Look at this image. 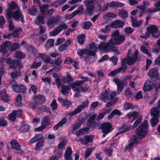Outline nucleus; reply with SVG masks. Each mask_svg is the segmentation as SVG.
<instances>
[{"label": "nucleus", "mask_w": 160, "mask_h": 160, "mask_svg": "<svg viewBox=\"0 0 160 160\" xmlns=\"http://www.w3.org/2000/svg\"><path fill=\"white\" fill-rule=\"evenodd\" d=\"M117 93L116 92H113L111 94L109 93L108 91L106 90H104L101 93L102 98L105 102H107V101L110 100L111 101L106 105V107L107 108H108L112 105L118 100L117 98H114V97L116 96Z\"/></svg>", "instance_id": "f257e3e1"}, {"label": "nucleus", "mask_w": 160, "mask_h": 160, "mask_svg": "<svg viewBox=\"0 0 160 160\" xmlns=\"http://www.w3.org/2000/svg\"><path fill=\"white\" fill-rule=\"evenodd\" d=\"M136 134L138 137L139 140L145 138L148 134L149 125L147 121L145 120L136 129Z\"/></svg>", "instance_id": "f03ea898"}, {"label": "nucleus", "mask_w": 160, "mask_h": 160, "mask_svg": "<svg viewBox=\"0 0 160 160\" xmlns=\"http://www.w3.org/2000/svg\"><path fill=\"white\" fill-rule=\"evenodd\" d=\"M7 18H13L16 20L20 19L22 23H24V16L22 12L20 9H18L15 11L12 12L11 10L8 11L7 13Z\"/></svg>", "instance_id": "7ed1b4c3"}, {"label": "nucleus", "mask_w": 160, "mask_h": 160, "mask_svg": "<svg viewBox=\"0 0 160 160\" xmlns=\"http://www.w3.org/2000/svg\"><path fill=\"white\" fill-rule=\"evenodd\" d=\"M98 129L102 130L103 133L102 136L105 137L106 135L111 132L112 130V125L110 122H103L99 125Z\"/></svg>", "instance_id": "20e7f679"}, {"label": "nucleus", "mask_w": 160, "mask_h": 160, "mask_svg": "<svg viewBox=\"0 0 160 160\" xmlns=\"http://www.w3.org/2000/svg\"><path fill=\"white\" fill-rule=\"evenodd\" d=\"M147 30L154 38H158L160 36V32L156 25H150L147 27Z\"/></svg>", "instance_id": "39448f33"}, {"label": "nucleus", "mask_w": 160, "mask_h": 160, "mask_svg": "<svg viewBox=\"0 0 160 160\" xmlns=\"http://www.w3.org/2000/svg\"><path fill=\"white\" fill-rule=\"evenodd\" d=\"M89 102L88 100L82 102L80 105L78 106L74 111L68 112V115L72 117L80 113L82 110L85 108L88 105Z\"/></svg>", "instance_id": "423d86ee"}, {"label": "nucleus", "mask_w": 160, "mask_h": 160, "mask_svg": "<svg viewBox=\"0 0 160 160\" xmlns=\"http://www.w3.org/2000/svg\"><path fill=\"white\" fill-rule=\"evenodd\" d=\"M97 0H86L83 2L86 7V9L89 15H92L95 9V6L94 3Z\"/></svg>", "instance_id": "0eeeda50"}, {"label": "nucleus", "mask_w": 160, "mask_h": 160, "mask_svg": "<svg viewBox=\"0 0 160 160\" xmlns=\"http://www.w3.org/2000/svg\"><path fill=\"white\" fill-rule=\"evenodd\" d=\"M97 116L96 114L94 113L87 120V126L90 129H93L99 126V124L95 121Z\"/></svg>", "instance_id": "6e6552de"}, {"label": "nucleus", "mask_w": 160, "mask_h": 160, "mask_svg": "<svg viewBox=\"0 0 160 160\" xmlns=\"http://www.w3.org/2000/svg\"><path fill=\"white\" fill-rule=\"evenodd\" d=\"M113 44L112 42H110V39L108 43L102 42L100 43L98 45L99 50L103 51L105 52H108L110 51L111 48V44Z\"/></svg>", "instance_id": "1a4fd4ad"}, {"label": "nucleus", "mask_w": 160, "mask_h": 160, "mask_svg": "<svg viewBox=\"0 0 160 160\" xmlns=\"http://www.w3.org/2000/svg\"><path fill=\"white\" fill-rule=\"evenodd\" d=\"M126 38L122 34H120L117 37H112L110 39V42H112L113 44L118 45L123 43L125 41Z\"/></svg>", "instance_id": "9d476101"}, {"label": "nucleus", "mask_w": 160, "mask_h": 160, "mask_svg": "<svg viewBox=\"0 0 160 160\" xmlns=\"http://www.w3.org/2000/svg\"><path fill=\"white\" fill-rule=\"evenodd\" d=\"M6 63L10 65V68L13 69H15L19 65V62L16 59H12L11 57H9L6 59Z\"/></svg>", "instance_id": "9b49d317"}, {"label": "nucleus", "mask_w": 160, "mask_h": 160, "mask_svg": "<svg viewBox=\"0 0 160 160\" xmlns=\"http://www.w3.org/2000/svg\"><path fill=\"white\" fill-rule=\"evenodd\" d=\"M12 88L13 91L16 92L24 93L27 90V88L24 85L15 83L12 85Z\"/></svg>", "instance_id": "f8f14e48"}, {"label": "nucleus", "mask_w": 160, "mask_h": 160, "mask_svg": "<svg viewBox=\"0 0 160 160\" xmlns=\"http://www.w3.org/2000/svg\"><path fill=\"white\" fill-rule=\"evenodd\" d=\"M156 86V83L149 81H146L143 88V91L146 92L151 91Z\"/></svg>", "instance_id": "ddd939ff"}, {"label": "nucleus", "mask_w": 160, "mask_h": 160, "mask_svg": "<svg viewBox=\"0 0 160 160\" xmlns=\"http://www.w3.org/2000/svg\"><path fill=\"white\" fill-rule=\"evenodd\" d=\"M148 75L150 78H155L157 80L160 79L158 71L157 69L155 68L150 69Z\"/></svg>", "instance_id": "4468645a"}, {"label": "nucleus", "mask_w": 160, "mask_h": 160, "mask_svg": "<svg viewBox=\"0 0 160 160\" xmlns=\"http://www.w3.org/2000/svg\"><path fill=\"white\" fill-rule=\"evenodd\" d=\"M131 125L129 124H126L124 123L122 126L121 127L120 129V131L116 133L114 135L113 138H114L115 137H117L120 134L124 133L127 131H128L131 129Z\"/></svg>", "instance_id": "2eb2a0df"}, {"label": "nucleus", "mask_w": 160, "mask_h": 160, "mask_svg": "<svg viewBox=\"0 0 160 160\" xmlns=\"http://www.w3.org/2000/svg\"><path fill=\"white\" fill-rule=\"evenodd\" d=\"M31 126L25 122L24 121L21 122V125L19 129L21 132L26 133L29 132L31 128Z\"/></svg>", "instance_id": "dca6fc26"}, {"label": "nucleus", "mask_w": 160, "mask_h": 160, "mask_svg": "<svg viewBox=\"0 0 160 160\" xmlns=\"http://www.w3.org/2000/svg\"><path fill=\"white\" fill-rule=\"evenodd\" d=\"M125 25L124 22L120 20H115L111 23L110 26L112 28L123 27Z\"/></svg>", "instance_id": "f3484780"}, {"label": "nucleus", "mask_w": 160, "mask_h": 160, "mask_svg": "<svg viewBox=\"0 0 160 160\" xmlns=\"http://www.w3.org/2000/svg\"><path fill=\"white\" fill-rule=\"evenodd\" d=\"M114 82L116 84L117 86V91L118 93L119 94L122 90L124 83L122 81L118 78H115L114 79Z\"/></svg>", "instance_id": "a211bd4d"}, {"label": "nucleus", "mask_w": 160, "mask_h": 160, "mask_svg": "<svg viewBox=\"0 0 160 160\" xmlns=\"http://www.w3.org/2000/svg\"><path fill=\"white\" fill-rule=\"evenodd\" d=\"M58 101L61 103L62 107L65 106L66 107H68L72 104L71 102L67 98L63 99L61 97H59L58 98Z\"/></svg>", "instance_id": "6ab92c4d"}, {"label": "nucleus", "mask_w": 160, "mask_h": 160, "mask_svg": "<svg viewBox=\"0 0 160 160\" xmlns=\"http://www.w3.org/2000/svg\"><path fill=\"white\" fill-rule=\"evenodd\" d=\"M132 21V25L133 28H138L142 24V21H138L137 17H130Z\"/></svg>", "instance_id": "aec40b11"}, {"label": "nucleus", "mask_w": 160, "mask_h": 160, "mask_svg": "<svg viewBox=\"0 0 160 160\" xmlns=\"http://www.w3.org/2000/svg\"><path fill=\"white\" fill-rule=\"evenodd\" d=\"M10 144L12 148L17 150H19L21 149L20 144L15 139H12L10 142Z\"/></svg>", "instance_id": "412c9836"}, {"label": "nucleus", "mask_w": 160, "mask_h": 160, "mask_svg": "<svg viewBox=\"0 0 160 160\" xmlns=\"http://www.w3.org/2000/svg\"><path fill=\"white\" fill-rule=\"evenodd\" d=\"M96 52V51L94 50H92L89 49V50H88V51L87 52V54L90 56H93L92 60V58H91L89 59V61L91 62H94L97 58V56H95L96 55L95 52Z\"/></svg>", "instance_id": "4be33fe9"}, {"label": "nucleus", "mask_w": 160, "mask_h": 160, "mask_svg": "<svg viewBox=\"0 0 160 160\" xmlns=\"http://www.w3.org/2000/svg\"><path fill=\"white\" fill-rule=\"evenodd\" d=\"M45 23L44 17L42 15H38L35 21V23L38 26L44 24Z\"/></svg>", "instance_id": "5701e85b"}, {"label": "nucleus", "mask_w": 160, "mask_h": 160, "mask_svg": "<svg viewBox=\"0 0 160 160\" xmlns=\"http://www.w3.org/2000/svg\"><path fill=\"white\" fill-rule=\"evenodd\" d=\"M39 57L41 58L42 60L44 62L50 64H52L50 61L51 58L48 55L45 56L44 53H39L38 54Z\"/></svg>", "instance_id": "b1692460"}, {"label": "nucleus", "mask_w": 160, "mask_h": 160, "mask_svg": "<svg viewBox=\"0 0 160 160\" xmlns=\"http://www.w3.org/2000/svg\"><path fill=\"white\" fill-rule=\"evenodd\" d=\"M109 4V7L115 8H116L122 7L124 5V4L121 2L112 1L108 3Z\"/></svg>", "instance_id": "393cba45"}, {"label": "nucleus", "mask_w": 160, "mask_h": 160, "mask_svg": "<svg viewBox=\"0 0 160 160\" xmlns=\"http://www.w3.org/2000/svg\"><path fill=\"white\" fill-rule=\"evenodd\" d=\"M43 136L42 134H37L29 141V142L31 143H33L37 141L42 140Z\"/></svg>", "instance_id": "a878e982"}, {"label": "nucleus", "mask_w": 160, "mask_h": 160, "mask_svg": "<svg viewBox=\"0 0 160 160\" xmlns=\"http://www.w3.org/2000/svg\"><path fill=\"white\" fill-rule=\"evenodd\" d=\"M81 82L79 80H76L71 84L72 89L74 91H78L79 89V87H80L81 84Z\"/></svg>", "instance_id": "bb28decb"}, {"label": "nucleus", "mask_w": 160, "mask_h": 160, "mask_svg": "<svg viewBox=\"0 0 160 160\" xmlns=\"http://www.w3.org/2000/svg\"><path fill=\"white\" fill-rule=\"evenodd\" d=\"M18 111L16 110H13L8 115L9 119L11 121L14 122L16 120V117L18 115Z\"/></svg>", "instance_id": "cd10ccee"}, {"label": "nucleus", "mask_w": 160, "mask_h": 160, "mask_svg": "<svg viewBox=\"0 0 160 160\" xmlns=\"http://www.w3.org/2000/svg\"><path fill=\"white\" fill-rule=\"evenodd\" d=\"M151 115L153 116V117L159 118L160 110L158 108L155 107L152 108L151 110Z\"/></svg>", "instance_id": "c85d7f7f"}, {"label": "nucleus", "mask_w": 160, "mask_h": 160, "mask_svg": "<svg viewBox=\"0 0 160 160\" xmlns=\"http://www.w3.org/2000/svg\"><path fill=\"white\" fill-rule=\"evenodd\" d=\"M36 101L38 103V104L40 103H44L46 102V98L44 96L40 94L37 95L36 96Z\"/></svg>", "instance_id": "c756f323"}, {"label": "nucleus", "mask_w": 160, "mask_h": 160, "mask_svg": "<svg viewBox=\"0 0 160 160\" xmlns=\"http://www.w3.org/2000/svg\"><path fill=\"white\" fill-rule=\"evenodd\" d=\"M0 97L4 102H7L9 101L8 95L6 93V90L5 89L1 92Z\"/></svg>", "instance_id": "7c9ffc66"}, {"label": "nucleus", "mask_w": 160, "mask_h": 160, "mask_svg": "<svg viewBox=\"0 0 160 160\" xmlns=\"http://www.w3.org/2000/svg\"><path fill=\"white\" fill-rule=\"evenodd\" d=\"M127 63L128 64V60L127 58H123L121 62V66L120 68H122V71H123L124 72L128 69Z\"/></svg>", "instance_id": "2f4dec72"}, {"label": "nucleus", "mask_w": 160, "mask_h": 160, "mask_svg": "<svg viewBox=\"0 0 160 160\" xmlns=\"http://www.w3.org/2000/svg\"><path fill=\"white\" fill-rule=\"evenodd\" d=\"M73 81V78L71 76L70 74H67L65 77H63L62 81L65 84L68 83L72 82Z\"/></svg>", "instance_id": "473e14b6"}, {"label": "nucleus", "mask_w": 160, "mask_h": 160, "mask_svg": "<svg viewBox=\"0 0 160 160\" xmlns=\"http://www.w3.org/2000/svg\"><path fill=\"white\" fill-rule=\"evenodd\" d=\"M122 69L121 68H119L117 69L112 71L108 74V76H113L119 72L124 73L123 71H122Z\"/></svg>", "instance_id": "72a5a7b5"}, {"label": "nucleus", "mask_w": 160, "mask_h": 160, "mask_svg": "<svg viewBox=\"0 0 160 160\" xmlns=\"http://www.w3.org/2000/svg\"><path fill=\"white\" fill-rule=\"evenodd\" d=\"M59 21V20L58 18H56L49 19L47 23V25L49 27H53L55 23H57Z\"/></svg>", "instance_id": "f704fd0d"}, {"label": "nucleus", "mask_w": 160, "mask_h": 160, "mask_svg": "<svg viewBox=\"0 0 160 160\" xmlns=\"http://www.w3.org/2000/svg\"><path fill=\"white\" fill-rule=\"evenodd\" d=\"M138 116V113L135 111L129 112L126 115V117H128L129 118H130L133 117V120L137 118Z\"/></svg>", "instance_id": "c9c22d12"}, {"label": "nucleus", "mask_w": 160, "mask_h": 160, "mask_svg": "<svg viewBox=\"0 0 160 160\" xmlns=\"http://www.w3.org/2000/svg\"><path fill=\"white\" fill-rule=\"evenodd\" d=\"M16 100L14 102L15 105L17 107L21 106L22 105V95L21 94L18 95L16 98Z\"/></svg>", "instance_id": "e433bc0d"}, {"label": "nucleus", "mask_w": 160, "mask_h": 160, "mask_svg": "<svg viewBox=\"0 0 160 160\" xmlns=\"http://www.w3.org/2000/svg\"><path fill=\"white\" fill-rule=\"evenodd\" d=\"M67 25L65 23H63L60 24L59 26L57 27L55 29L56 32L59 34L63 29H66L67 28Z\"/></svg>", "instance_id": "4c0bfd02"}, {"label": "nucleus", "mask_w": 160, "mask_h": 160, "mask_svg": "<svg viewBox=\"0 0 160 160\" xmlns=\"http://www.w3.org/2000/svg\"><path fill=\"white\" fill-rule=\"evenodd\" d=\"M28 12L32 15H36L38 13V11L35 5H33L32 8L28 10Z\"/></svg>", "instance_id": "58836bf2"}, {"label": "nucleus", "mask_w": 160, "mask_h": 160, "mask_svg": "<svg viewBox=\"0 0 160 160\" xmlns=\"http://www.w3.org/2000/svg\"><path fill=\"white\" fill-rule=\"evenodd\" d=\"M18 7V5L16 2L15 1H12L8 4V7L7 12L9 10H11L12 11L13 10L16 9Z\"/></svg>", "instance_id": "ea45409f"}, {"label": "nucleus", "mask_w": 160, "mask_h": 160, "mask_svg": "<svg viewBox=\"0 0 160 160\" xmlns=\"http://www.w3.org/2000/svg\"><path fill=\"white\" fill-rule=\"evenodd\" d=\"M78 43L81 45L84 44L85 39V35L84 34H81L77 37Z\"/></svg>", "instance_id": "a19ab883"}, {"label": "nucleus", "mask_w": 160, "mask_h": 160, "mask_svg": "<svg viewBox=\"0 0 160 160\" xmlns=\"http://www.w3.org/2000/svg\"><path fill=\"white\" fill-rule=\"evenodd\" d=\"M61 87L62 88L61 92L63 94H68V91L70 89V88L68 86L64 84H62L61 85Z\"/></svg>", "instance_id": "79ce46f5"}, {"label": "nucleus", "mask_w": 160, "mask_h": 160, "mask_svg": "<svg viewBox=\"0 0 160 160\" xmlns=\"http://www.w3.org/2000/svg\"><path fill=\"white\" fill-rule=\"evenodd\" d=\"M15 55L16 58L19 61L25 58L26 56L25 54H23L22 52L19 51L15 53Z\"/></svg>", "instance_id": "37998d69"}, {"label": "nucleus", "mask_w": 160, "mask_h": 160, "mask_svg": "<svg viewBox=\"0 0 160 160\" xmlns=\"http://www.w3.org/2000/svg\"><path fill=\"white\" fill-rule=\"evenodd\" d=\"M49 5L48 4H44L40 7V11L43 15L46 14V10L48 9Z\"/></svg>", "instance_id": "c03bdc74"}, {"label": "nucleus", "mask_w": 160, "mask_h": 160, "mask_svg": "<svg viewBox=\"0 0 160 160\" xmlns=\"http://www.w3.org/2000/svg\"><path fill=\"white\" fill-rule=\"evenodd\" d=\"M118 14L122 18L124 19L128 17V13L127 12L124 10L118 11Z\"/></svg>", "instance_id": "a18cd8bd"}, {"label": "nucleus", "mask_w": 160, "mask_h": 160, "mask_svg": "<svg viewBox=\"0 0 160 160\" xmlns=\"http://www.w3.org/2000/svg\"><path fill=\"white\" fill-rule=\"evenodd\" d=\"M158 117H152L150 121L151 126L152 127H155L159 122Z\"/></svg>", "instance_id": "49530a36"}, {"label": "nucleus", "mask_w": 160, "mask_h": 160, "mask_svg": "<svg viewBox=\"0 0 160 160\" xmlns=\"http://www.w3.org/2000/svg\"><path fill=\"white\" fill-rule=\"evenodd\" d=\"M62 60L60 58H58L56 59H55L54 61L51 62L52 64H51L52 65H55L57 66H60L62 64Z\"/></svg>", "instance_id": "de8ad7c7"}, {"label": "nucleus", "mask_w": 160, "mask_h": 160, "mask_svg": "<svg viewBox=\"0 0 160 160\" xmlns=\"http://www.w3.org/2000/svg\"><path fill=\"white\" fill-rule=\"evenodd\" d=\"M92 24L90 22H84L82 23V28L85 30L89 29Z\"/></svg>", "instance_id": "09e8293b"}, {"label": "nucleus", "mask_w": 160, "mask_h": 160, "mask_svg": "<svg viewBox=\"0 0 160 160\" xmlns=\"http://www.w3.org/2000/svg\"><path fill=\"white\" fill-rule=\"evenodd\" d=\"M142 118L141 116L140 117L137 119L134 123L131 128L134 129L137 127L139 124L141 122Z\"/></svg>", "instance_id": "8fccbe9b"}, {"label": "nucleus", "mask_w": 160, "mask_h": 160, "mask_svg": "<svg viewBox=\"0 0 160 160\" xmlns=\"http://www.w3.org/2000/svg\"><path fill=\"white\" fill-rule=\"evenodd\" d=\"M140 50L142 52L146 54L149 57H151V55L149 52L148 49L145 46H141Z\"/></svg>", "instance_id": "3c124183"}, {"label": "nucleus", "mask_w": 160, "mask_h": 160, "mask_svg": "<svg viewBox=\"0 0 160 160\" xmlns=\"http://www.w3.org/2000/svg\"><path fill=\"white\" fill-rule=\"evenodd\" d=\"M22 30L21 28H18L16 30L13 31L12 34L13 37L14 38H17L19 35V32L21 33L22 32Z\"/></svg>", "instance_id": "603ef678"}, {"label": "nucleus", "mask_w": 160, "mask_h": 160, "mask_svg": "<svg viewBox=\"0 0 160 160\" xmlns=\"http://www.w3.org/2000/svg\"><path fill=\"white\" fill-rule=\"evenodd\" d=\"M115 144V143H111L110 144V148L108 149L105 150L106 154L107 155L108 157H111L112 156V153L113 152V148H112L113 145Z\"/></svg>", "instance_id": "864d4df0"}, {"label": "nucleus", "mask_w": 160, "mask_h": 160, "mask_svg": "<svg viewBox=\"0 0 160 160\" xmlns=\"http://www.w3.org/2000/svg\"><path fill=\"white\" fill-rule=\"evenodd\" d=\"M88 51V50L86 49H81L79 48L78 50L77 54L80 56L82 57V55L86 53Z\"/></svg>", "instance_id": "5fc2aeb1"}, {"label": "nucleus", "mask_w": 160, "mask_h": 160, "mask_svg": "<svg viewBox=\"0 0 160 160\" xmlns=\"http://www.w3.org/2000/svg\"><path fill=\"white\" fill-rule=\"evenodd\" d=\"M54 40L53 39H48L46 42V48H50L54 45Z\"/></svg>", "instance_id": "6e6d98bb"}, {"label": "nucleus", "mask_w": 160, "mask_h": 160, "mask_svg": "<svg viewBox=\"0 0 160 160\" xmlns=\"http://www.w3.org/2000/svg\"><path fill=\"white\" fill-rule=\"evenodd\" d=\"M85 142L84 144H87L88 142H91L93 140V138L91 135H86L85 136Z\"/></svg>", "instance_id": "4d7b16f0"}, {"label": "nucleus", "mask_w": 160, "mask_h": 160, "mask_svg": "<svg viewBox=\"0 0 160 160\" xmlns=\"http://www.w3.org/2000/svg\"><path fill=\"white\" fill-rule=\"evenodd\" d=\"M44 142V140H41L39 141L36 144L35 146V149L38 150L39 149L41 148L42 147L43 145V143Z\"/></svg>", "instance_id": "13d9d810"}, {"label": "nucleus", "mask_w": 160, "mask_h": 160, "mask_svg": "<svg viewBox=\"0 0 160 160\" xmlns=\"http://www.w3.org/2000/svg\"><path fill=\"white\" fill-rule=\"evenodd\" d=\"M8 125L7 121L4 118H0V127H6Z\"/></svg>", "instance_id": "bf43d9fd"}, {"label": "nucleus", "mask_w": 160, "mask_h": 160, "mask_svg": "<svg viewBox=\"0 0 160 160\" xmlns=\"http://www.w3.org/2000/svg\"><path fill=\"white\" fill-rule=\"evenodd\" d=\"M42 62L41 61L38 62L34 61L31 65V67L32 68H37L41 65Z\"/></svg>", "instance_id": "052dcab7"}, {"label": "nucleus", "mask_w": 160, "mask_h": 160, "mask_svg": "<svg viewBox=\"0 0 160 160\" xmlns=\"http://www.w3.org/2000/svg\"><path fill=\"white\" fill-rule=\"evenodd\" d=\"M28 48H27V50L29 51H31L32 53L33 54H35L37 53V50L36 48L32 45H27Z\"/></svg>", "instance_id": "680f3d73"}, {"label": "nucleus", "mask_w": 160, "mask_h": 160, "mask_svg": "<svg viewBox=\"0 0 160 160\" xmlns=\"http://www.w3.org/2000/svg\"><path fill=\"white\" fill-rule=\"evenodd\" d=\"M40 110L43 112H46L50 114H52V112L49 108L46 105H44L40 108Z\"/></svg>", "instance_id": "e2e57ef3"}, {"label": "nucleus", "mask_w": 160, "mask_h": 160, "mask_svg": "<svg viewBox=\"0 0 160 160\" xmlns=\"http://www.w3.org/2000/svg\"><path fill=\"white\" fill-rule=\"evenodd\" d=\"M127 57H128V58H127L128 60V64L129 65H132L136 62L135 59L134 58H133L132 57H130L129 55H127Z\"/></svg>", "instance_id": "0e129e2a"}, {"label": "nucleus", "mask_w": 160, "mask_h": 160, "mask_svg": "<svg viewBox=\"0 0 160 160\" xmlns=\"http://www.w3.org/2000/svg\"><path fill=\"white\" fill-rule=\"evenodd\" d=\"M134 31V29L131 27H127L125 28L124 31L126 34H130L132 33Z\"/></svg>", "instance_id": "69168bd1"}, {"label": "nucleus", "mask_w": 160, "mask_h": 160, "mask_svg": "<svg viewBox=\"0 0 160 160\" xmlns=\"http://www.w3.org/2000/svg\"><path fill=\"white\" fill-rule=\"evenodd\" d=\"M93 151V149L91 148H88L87 151L85 152V155L84 158L86 159L91 155Z\"/></svg>", "instance_id": "338daca9"}, {"label": "nucleus", "mask_w": 160, "mask_h": 160, "mask_svg": "<svg viewBox=\"0 0 160 160\" xmlns=\"http://www.w3.org/2000/svg\"><path fill=\"white\" fill-rule=\"evenodd\" d=\"M51 106L52 107V110L53 112H54L55 110L57 108L58 105L56 101L55 100H53L51 103Z\"/></svg>", "instance_id": "774afa93"}]
</instances>
